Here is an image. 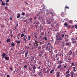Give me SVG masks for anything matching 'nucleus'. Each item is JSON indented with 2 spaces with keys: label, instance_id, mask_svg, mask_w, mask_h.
Returning <instances> with one entry per match:
<instances>
[{
  "label": "nucleus",
  "instance_id": "f257e3e1",
  "mask_svg": "<svg viewBox=\"0 0 77 77\" xmlns=\"http://www.w3.org/2000/svg\"><path fill=\"white\" fill-rule=\"evenodd\" d=\"M76 39H76L75 40L74 38H71L72 41V44H74V43H75V42H77V41H76Z\"/></svg>",
  "mask_w": 77,
  "mask_h": 77
},
{
  "label": "nucleus",
  "instance_id": "f03ea898",
  "mask_svg": "<svg viewBox=\"0 0 77 77\" xmlns=\"http://www.w3.org/2000/svg\"><path fill=\"white\" fill-rule=\"evenodd\" d=\"M51 47V46H47V47H46V50L47 51L48 50V51H50V48Z\"/></svg>",
  "mask_w": 77,
  "mask_h": 77
},
{
  "label": "nucleus",
  "instance_id": "7ed1b4c3",
  "mask_svg": "<svg viewBox=\"0 0 77 77\" xmlns=\"http://www.w3.org/2000/svg\"><path fill=\"white\" fill-rule=\"evenodd\" d=\"M40 53L41 54H39V56H40V57H42L44 53H43L42 51H40Z\"/></svg>",
  "mask_w": 77,
  "mask_h": 77
},
{
  "label": "nucleus",
  "instance_id": "20e7f679",
  "mask_svg": "<svg viewBox=\"0 0 77 77\" xmlns=\"http://www.w3.org/2000/svg\"><path fill=\"white\" fill-rule=\"evenodd\" d=\"M17 18H19L20 17V14L19 13H18L17 14Z\"/></svg>",
  "mask_w": 77,
  "mask_h": 77
},
{
  "label": "nucleus",
  "instance_id": "39448f33",
  "mask_svg": "<svg viewBox=\"0 0 77 77\" xmlns=\"http://www.w3.org/2000/svg\"><path fill=\"white\" fill-rule=\"evenodd\" d=\"M39 77H42V74L41 73V72H40L38 74Z\"/></svg>",
  "mask_w": 77,
  "mask_h": 77
},
{
  "label": "nucleus",
  "instance_id": "423d86ee",
  "mask_svg": "<svg viewBox=\"0 0 77 77\" xmlns=\"http://www.w3.org/2000/svg\"><path fill=\"white\" fill-rule=\"evenodd\" d=\"M5 59L6 60H9V57H5Z\"/></svg>",
  "mask_w": 77,
  "mask_h": 77
},
{
  "label": "nucleus",
  "instance_id": "0eeeda50",
  "mask_svg": "<svg viewBox=\"0 0 77 77\" xmlns=\"http://www.w3.org/2000/svg\"><path fill=\"white\" fill-rule=\"evenodd\" d=\"M6 54H5V53H3L2 54V57H5L6 56Z\"/></svg>",
  "mask_w": 77,
  "mask_h": 77
},
{
  "label": "nucleus",
  "instance_id": "6e6552de",
  "mask_svg": "<svg viewBox=\"0 0 77 77\" xmlns=\"http://www.w3.org/2000/svg\"><path fill=\"white\" fill-rule=\"evenodd\" d=\"M39 28L40 30H42V29H43V27L42 26H41V25H40V26H39Z\"/></svg>",
  "mask_w": 77,
  "mask_h": 77
},
{
  "label": "nucleus",
  "instance_id": "1a4fd4ad",
  "mask_svg": "<svg viewBox=\"0 0 77 77\" xmlns=\"http://www.w3.org/2000/svg\"><path fill=\"white\" fill-rule=\"evenodd\" d=\"M11 41V39L10 38H8L7 40V42H9Z\"/></svg>",
  "mask_w": 77,
  "mask_h": 77
},
{
  "label": "nucleus",
  "instance_id": "9d476101",
  "mask_svg": "<svg viewBox=\"0 0 77 77\" xmlns=\"http://www.w3.org/2000/svg\"><path fill=\"white\" fill-rule=\"evenodd\" d=\"M27 54H28V52H27L25 54V57H27Z\"/></svg>",
  "mask_w": 77,
  "mask_h": 77
},
{
  "label": "nucleus",
  "instance_id": "9b49d317",
  "mask_svg": "<svg viewBox=\"0 0 77 77\" xmlns=\"http://www.w3.org/2000/svg\"><path fill=\"white\" fill-rule=\"evenodd\" d=\"M11 45L12 47H14V46L15 45V44H14V43L13 42H12V43L11 44Z\"/></svg>",
  "mask_w": 77,
  "mask_h": 77
},
{
  "label": "nucleus",
  "instance_id": "f8f14e48",
  "mask_svg": "<svg viewBox=\"0 0 77 77\" xmlns=\"http://www.w3.org/2000/svg\"><path fill=\"white\" fill-rule=\"evenodd\" d=\"M69 23H70V24H72V20H70L69 21Z\"/></svg>",
  "mask_w": 77,
  "mask_h": 77
},
{
  "label": "nucleus",
  "instance_id": "ddd939ff",
  "mask_svg": "<svg viewBox=\"0 0 77 77\" xmlns=\"http://www.w3.org/2000/svg\"><path fill=\"white\" fill-rule=\"evenodd\" d=\"M73 71L74 72H75L76 71V70H75V67H73Z\"/></svg>",
  "mask_w": 77,
  "mask_h": 77
},
{
  "label": "nucleus",
  "instance_id": "4468645a",
  "mask_svg": "<svg viewBox=\"0 0 77 77\" xmlns=\"http://www.w3.org/2000/svg\"><path fill=\"white\" fill-rule=\"evenodd\" d=\"M64 26H65L66 27H67V26H68V24L66 23V22H65L64 24Z\"/></svg>",
  "mask_w": 77,
  "mask_h": 77
},
{
  "label": "nucleus",
  "instance_id": "2eb2a0df",
  "mask_svg": "<svg viewBox=\"0 0 77 77\" xmlns=\"http://www.w3.org/2000/svg\"><path fill=\"white\" fill-rule=\"evenodd\" d=\"M41 35L42 36L44 35V32H42L41 33Z\"/></svg>",
  "mask_w": 77,
  "mask_h": 77
},
{
  "label": "nucleus",
  "instance_id": "dca6fc26",
  "mask_svg": "<svg viewBox=\"0 0 77 77\" xmlns=\"http://www.w3.org/2000/svg\"><path fill=\"white\" fill-rule=\"evenodd\" d=\"M49 71L48 70L46 72H45V73H47V74H48V73L49 72Z\"/></svg>",
  "mask_w": 77,
  "mask_h": 77
},
{
  "label": "nucleus",
  "instance_id": "f3484780",
  "mask_svg": "<svg viewBox=\"0 0 77 77\" xmlns=\"http://www.w3.org/2000/svg\"><path fill=\"white\" fill-rule=\"evenodd\" d=\"M33 66V69H35L36 68V66Z\"/></svg>",
  "mask_w": 77,
  "mask_h": 77
},
{
  "label": "nucleus",
  "instance_id": "a211bd4d",
  "mask_svg": "<svg viewBox=\"0 0 77 77\" xmlns=\"http://www.w3.org/2000/svg\"><path fill=\"white\" fill-rule=\"evenodd\" d=\"M54 71V70H51L50 72V74H52V73Z\"/></svg>",
  "mask_w": 77,
  "mask_h": 77
},
{
  "label": "nucleus",
  "instance_id": "6ab92c4d",
  "mask_svg": "<svg viewBox=\"0 0 77 77\" xmlns=\"http://www.w3.org/2000/svg\"><path fill=\"white\" fill-rule=\"evenodd\" d=\"M72 64V65H71V66H75V65H74V63H71Z\"/></svg>",
  "mask_w": 77,
  "mask_h": 77
},
{
  "label": "nucleus",
  "instance_id": "aec40b11",
  "mask_svg": "<svg viewBox=\"0 0 77 77\" xmlns=\"http://www.w3.org/2000/svg\"><path fill=\"white\" fill-rule=\"evenodd\" d=\"M2 5H4V6H5V3H4L3 1L2 2Z\"/></svg>",
  "mask_w": 77,
  "mask_h": 77
},
{
  "label": "nucleus",
  "instance_id": "412c9836",
  "mask_svg": "<svg viewBox=\"0 0 77 77\" xmlns=\"http://www.w3.org/2000/svg\"><path fill=\"white\" fill-rule=\"evenodd\" d=\"M20 42H21V41H20L19 40V41H17L16 42V43H17V44H19V43H20Z\"/></svg>",
  "mask_w": 77,
  "mask_h": 77
},
{
  "label": "nucleus",
  "instance_id": "4be33fe9",
  "mask_svg": "<svg viewBox=\"0 0 77 77\" xmlns=\"http://www.w3.org/2000/svg\"><path fill=\"white\" fill-rule=\"evenodd\" d=\"M66 75V77H69V76H70V75H69V74H68L67 75Z\"/></svg>",
  "mask_w": 77,
  "mask_h": 77
},
{
  "label": "nucleus",
  "instance_id": "5701e85b",
  "mask_svg": "<svg viewBox=\"0 0 77 77\" xmlns=\"http://www.w3.org/2000/svg\"><path fill=\"white\" fill-rule=\"evenodd\" d=\"M44 39H45V41H47V37H45L44 38Z\"/></svg>",
  "mask_w": 77,
  "mask_h": 77
},
{
  "label": "nucleus",
  "instance_id": "b1692460",
  "mask_svg": "<svg viewBox=\"0 0 77 77\" xmlns=\"http://www.w3.org/2000/svg\"><path fill=\"white\" fill-rule=\"evenodd\" d=\"M25 14H25V13H24V12H23L22 13V15H23V16L25 15Z\"/></svg>",
  "mask_w": 77,
  "mask_h": 77
},
{
  "label": "nucleus",
  "instance_id": "393cba45",
  "mask_svg": "<svg viewBox=\"0 0 77 77\" xmlns=\"http://www.w3.org/2000/svg\"><path fill=\"white\" fill-rule=\"evenodd\" d=\"M65 8H66V9H69V7H67V6L66 5V6H65Z\"/></svg>",
  "mask_w": 77,
  "mask_h": 77
},
{
  "label": "nucleus",
  "instance_id": "a878e982",
  "mask_svg": "<svg viewBox=\"0 0 77 77\" xmlns=\"http://www.w3.org/2000/svg\"><path fill=\"white\" fill-rule=\"evenodd\" d=\"M63 14H64V12H62L61 14V15H63Z\"/></svg>",
  "mask_w": 77,
  "mask_h": 77
},
{
  "label": "nucleus",
  "instance_id": "bb28decb",
  "mask_svg": "<svg viewBox=\"0 0 77 77\" xmlns=\"http://www.w3.org/2000/svg\"><path fill=\"white\" fill-rule=\"evenodd\" d=\"M24 34L22 33L21 35V37H23V36H24Z\"/></svg>",
  "mask_w": 77,
  "mask_h": 77
},
{
  "label": "nucleus",
  "instance_id": "cd10ccee",
  "mask_svg": "<svg viewBox=\"0 0 77 77\" xmlns=\"http://www.w3.org/2000/svg\"><path fill=\"white\" fill-rule=\"evenodd\" d=\"M61 67H62V66H61V65H60L58 66V68H60Z\"/></svg>",
  "mask_w": 77,
  "mask_h": 77
},
{
  "label": "nucleus",
  "instance_id": "c85d7f7f",
  "mask_svg": "<svg viewBox=\"0 0 77 77\" xmlns=\"http://www.w3.org/2000/svg\"><path fill=\"white\" fill-rule=\"evenodd\" d=\"M69 70H68V71H67L66 72V74H69Z\"/></svg>",
  "mask_w": 77,
  "mask_h": 77
},
{
  "label": "nucleus",
  "instance_id": "c756f323",
  "mask_svg": "<svg viewBox=\"0 0 77 77\" xmlns=\"http://www.w3.org/2000/svg\"><path fill=\"white\" fill-rule=\"evenodd\" d=\"M59 39L60 40H62L63 39V38L62 37H60Z\"/></svg>",
  "mask_w": 77,
  "mask_h": 77
},
{
  "label": "nucleus",
  "instance_id": "7c9ffc66",
  "mask_svg": "<svg viewBox=\"0 0 77 77\" xmlns=\"http://www.w3.org/2000/svg\"><path fill=\"white\" fill-rule=\"evenodd\" d=\"M70 27H71V26H70V25H69L67 26V28L68 29H69V28H70Z\"/></svg>",
  "mask_w": 77,
  "mask_h": 77
},
{
  "label": "nucleus",
  "instance_id": "2f4dec72",
  "mask_svg": "<svg viewBox=\"0 0 77 77\" xmlns=\"http://www.w3.org/2000/svg\"><path fill=\"white\" fill-rule=\"evenodd\" d=\"M30 40V36H28V40Z\"/></svg>",
  "mask_w": 77,
  "mask_h": 77
},
{
  "label": "nucleus",
  "instance_id": "473e14b6",
  "mask_svg": "<svg viewBox=\"0 0 77 77\" xmlns=\"http://www.w3.org/2000/svg\"><path fill=\"white\" fill-rule=\"evenodd\" d=\"M75 28H76V29H77V25H75Z\"/></svg>",
  "mask_w": 77,
  "mask_h": 77
},
{
  "label": "nucleus",
  "instance_id": "72a5a7b5",
  "mask_svg": "<svg viewBox=\"0 0 77 77\" xmlns=\"http://www.w3.org/2000/svg\"><path fill=\"white\" fill-rule=\"evenodd\" d=\"M34 20H36L37 19V17H34Z\"/></svg>",
  "mask_w": 77,
  "mask_h": 77
},
{
  "label": "nucleus",
  "instance_id": "f704fd0d",
  "mask_svg": "<svg viewBox=\"0 0 77 77\" xmlns=\"http://www.w3.org/2000/svg\"><path fill=\"white\" fill-rule=\"evenodd\" d=\"M26 35H24V36L23 37V39H26Z\"/></svg>",
  "mask_w": 77,
  "mask_h": 77
},
{
  "label": "nucleus",
  "instance_id": "c9c22d12",
  "mask_svg": "<svg viewBox=\"0 0 77 77\" xmlns=\"http://www.w3.org/2000/svg\"><path fill=\"white\" fill-rule=\"evenodd\" d=\"M38 43H40V44H39L40 45H41V44H42V42H38Z\"/></svg>",
  "mask_w": 77,
  "mask_h": 77
},
{
  "label": "nucleus",
  "instance_id": "e433bc0d",
  "mask_svg": "<svg viewBox=\"0 0 77 77\" xmlns=\"http://www.w3.org/2000/svg\"><path fill=\"white\" fill-rule=\"evenodd\" d=\"M59 74H57V77H59Z\"/></svg>",
  "mask_w": 77,
  "mask_h": 77
},
{
  "label": "nucleus",
  "instance_id": "4c0bfd02",
  "mask_svg": "<svg viewBox=\"0 0 77 77\" xmlns=\"http://www.w3.org/2000/svg\"><path fill=\"white\" fill-rule=\"evenodd\" d=\"M41 48V46H39L38 48V50H39Z\"/></svg>",
  "mask_w": 77,
  "mask_h": 77
},
{
  "label": "nucleus",
  "instance_id": "58836bf2",
  "mask_svg": "<svg viewBox=\"0 0 77 77\" xmlns=\"http://www.w3.org/2000/svg\"><path fill=\"white\" fill-rule=\"evenodd\" d=\"M26 67H27V65H25L23 66V68H26Z\"/></svg>",
  "mask_w": 77,
  "mask_h": 77
},
{
  "label": "nucleus",
  "instance_id": "ea45409f",
  "mask_svg": "<svg viewBox=\"0 0 77 77\" xmlns=\"http://www.w3.org/2000/svg\"><path fill=\"white\" fill-rule=\"evenodd\" d=\"M30 21L31 22V23H32V18H30Z\"/></svg>",
  "mask_w": 77,
  "mask_h": 77
},
{
  "label": "nucleus",
  "instance_id": "a19ab883",
  "mask_svg": "<svg viewBox=\"0 0 77 77\" xmlns=\"http://www.w3.org/2000/svg\"><path fill=\"white\" fill-rule=\"evenodd\" d=\"M52 51H53L52 50V49H51V51H49V53H51V52H52Z\"/></svg>",
  "mask_w": 77,
  "mask_h": 77
},
{
  "label": "nucleus",
  "instance_id": "79ce46f5",
  "mask_svg": "<svg viewBox=\"0 0 77 77\" xmlns=\"http://www.w3.org/2000/svg\"><path fill=\"white\" fill-rule=\"evenodd\" d=\"M57 55H59V54H57L56 55V57H55L56 58H57Z\"/></svg>",
  "mask_w": 77,
  "mask_h": 77
},
{
  "label": "nucleus",
  "instance_id": "37998d69",
  "mask_svg": "<svg viewBox=\"0 0 77 77\" xmlns=\"http://www.w3.org/2000/svg\"><path fill=\"white\" fill-rule=\"evenodd\" d=\"M60 74V72H57V74Z\"/></svg>",
  "mask_w": 77,
  "mask_h": 77
},
{
  "label": "nucleus",
  "instance_id": "c03bdc74",
  "mask_svg": "<svg viewBox=\"0 0 77 77\" xmlns=\"http://www.w3.org/2000/svg\"><path fill=\"white\" fill-rule=\"evenodd\" d=\"M74 25L72 26L71 28H72L73 29V28H74Z\"/></svg>",
  "mask_w": 77,
  "mask_h": 77
},
{
  "label": "nucleus",
  "instance_id": "a18cd8bd",
  "mask_svg": "<svg viewBox=\"0 0 77 77\" xmlns=\"http://www.w3.org/2000/svg\"><path fill=\"white\" fill-rule=\"evenodd\" d=\"M62 63V61H60V63H60V64H61V63Z\"/></svg>",
  "mask_w": 77,
  "mask_h": 77
},
{
  "label": "nucleus",
  "instance_id": "49530a36",
  "mask_svg": "<svg viewBox=\"0 0 77 77\" xmlns=\"http://www.w3.org/2000/svg\"><path fill=\"white\" fill-rule=\"evenodd\" d=\"M26 39H27V37L26 38H23V40H24V41H26Z\"/></svg>",
  "mask_w": 77,
  "mask_h": 77
},
{
  "label": "nucleus",
  "instance_id": "de8ad7c7",
  "mask_svg": "<svg viewBox=\"0 0 77 77\" xmlns=\"http://www.w3.org/2000/svg\"><path fill=\"white\" fill-rule=\"evenodd\" d=\"M1 27H3V28L4 27V25H1Z\"/></svg>",
  "mask_w": 77,
  "mask_h": 77
},
{
  "label": "nucleus",
  "instance_id": "09e8293b",
  "mask_svg": "<svg viewBox=\"0 0 77 77\" xmlns=\"http://www.w3.org/2000/svg\"><path fill=\"white\" fill-rule=\"evenodd\" d=\"M40 68H41V66H39L38 68H38V69H40Z\"/></svg>",
  "mask_w": 77,
  "mask_h": 77
},
{
  "label": "nucleus",
  "instance_id": "8fccbe9b",
  "mask_svg": "<svg viewBox=\"0 0 77 77\" xmlns=\"http://www.w3.org/2000/svg\"><path fill=\"white\" fill-rule=\"evenodd\" d=\"M66 60H68L69 61V60H71V59L70 58H68V59H67Z\"/></svg>",
  "mask_w": 77,
  "mask_h": 77
},
{
  "label": "nucleus",
  "instance_id": "3c124183",
  "mask_svg": "<svg viewBox=\"0 0 77 77\" xmlns=\"http://www.w3.org/2000/svg\"><path fill=\"white\" fill-rule=\"evenodd\" d=\"M12 67H11L10 69V70H12Z\"/></svg>",
  "mask_w": 77,
  "mask_h": 77
},
{
  "label": "nucleus",
  "instance_id": "603ef678",
  "mask_svg": "<svg viewBox=\"0 0 77 77\" xmlns=\"http://www.w3.org/2000/svg\"><path fill=\"white\" fill-rule=\"evenodd\" d=\"M9 2V0H7L6 1V2L7 3L8 2Z\"/></svg>",
  "mask_w": 77,
  "mask_h": 77
},
{
  "label": "nucleus",
  "instance_id": "864d4df0",
  "mask_svg": "<svg viewBox=\"0 0 77 77\" xmlns=\"http://www.w3.org/2000/svg\"><path fill=\"white\" fill-rule=\"evenodd\" d=\"M39 22H37V23H36V24H39Z\"/></svg>",
  "mask_w": 77,
  "mask_h": 77
},
{
  "label": "nucleus",
  "instance_id": "5fc2aeb1",
  "mask_svg": "<svg viewBox=\"0 0 77 77\" xmlns=\"http://www.w3.org/2000/svg\"><path fill=\"white\" fill-rule=\"evenodd\" d=\"M45 8H42V11H44V9H45Z\"/></svg>",
  "mask_w": 77,
  "mask_h": 77
},
{
  "label": "nucleus",
  "instance_id": "6e6d98bb",
  "mask_svg": "<svg viewBox=\"0 0 77 77\" xmlns=\"http://www.w3.org/2000/svg\"><path fill=\"white\" fill-rule=\"evenodd\" d=\"M10 20H12V17H10Z\"/></svg>",
  "mask_w": 77,
  "mask_h": 77
},
{
  "label": "nucleus",
  "instance_id": "4d7b16f0",
  "mask_svg": "<svg viewBox=\"0 0 77 77\" xmlns=\"http://www.w3.org/2000/svg\"><path fill=\"white\" fill-rule=\"evenodd\" d=\"M71 75V76H73V75H74V73H72V74H71V75Z\"/></svg>",
  "mask_w": 77,
  "mask_h": 77
},
{
  "label": "nucleus",
  "instance_id": "13d9d810",
  "mask_svg": "<svg viewBox=\"0 0 77 77\" xmlns=\"http://www.w3.org/2000/svg\"><path fill=\"white\" fill-rule=\"evenodd\" d=\"M8 9V7H5V9Z\"/></svg>",
  "mask_w": 77,
  "mask_h": 77
},
{
  "label": "nucleus",
  "instance_id": "bf43d9fd",
  "mask_svg": "<svg viewBox=\"0 0 77 77\" xmlns=\"http://www.w3.org/2000/svg\"><path fill=\"white\" fill-rule=\"evenodd\" d=\"M71 73L72 74H74V72H71Z\"/></svg>",
  "mask_w": 77,
  "mask_h": 77
},
{
  "label": "nucleus",
  "instance_id": "052dcab7",
  "mask_svg": "<svg viewBox=\"0 0 77 77\" xmlns=\"http://www.w3.org/2000/svg\"><path fill=\"white\" fill-rule=\"evenodd\" d=\"M35 44H37L38 43V42H37V41H36L35 40Z\"/></svg>",
  "mask_w": 77,
  "mask_h": 77
},
{
  "label": "nucleus",
  "instance_id": "680f3d73",
  "mask_svg": "<svg viewBox=\"0 0 77 77\" xmlns=\"http://www.w3.org/2000/svg\"><path fill=\"white\" fill-rule=\"evenodd\" d=\"M24 3H26V5H28V3L27 2H24Z\"/></svg>",
  "mask_w": 77,
  "mask_h": 77
},
{
  "label": "nucleus",
  "instance_id": "e2e57ef3",
  "mask_svg": "<svg viewBox=\"0 0 77 77\" xmlns=\"http://www.w3.org/2000/svg\"><path fill=\"white\" fill-rule=\"evenodd\" d=\"M36 45L38 47V43H36Z\"/></svg>",
  "mask_w": 77,
  "mask_h": 77
},
{
  "label": "nucleus",
  "instance_id": "0e129e2a",
  "mask_svg": "<svg viewBox=\"0 0 77 77\" xmlns=\"http://www.w3.org/2000/svg\"><path fill=\"white\" fill-rule=\"evenodd\" d=\"M66 45H69V43H67L66 44Z\"/></svg>",
  "mask_w": 77,
  "mask_h": 77
},
{
  "label": "nucleus",
  "instance_id": "69168bd1",
  "mask_svg": "<svg viewBox=\"0 0 77 77\" xmlns=\"http://www.w3.org/2000/svg\"><path fill=\"white\" fill-rule=\"evenodd\" d=\"M42 36H39V38H42Z\"/></svg>",
  "mask_w": 77,
  "mask_h": 77
},
{
  "label": "nucleus",
  "instance_id": "338daca9",
  "mask_svg": "<svg viewBox=\"0 0 77 77\" xmlns=\"http://www.w3.org/2000/svg\"><path fill=\"white\" fill-rule=\"evenodd\" d=\"M7 77H10V76H9V75H8L7 76Z\"/></svg>",
  "mask_w": 77,
  "mask_h": 77
},
{
  "label": "nucleus",
  "instance_id": "774afa93",
  "mask_svg": "<svg viewBox=\"0 0 77 77\" xmlns=\"http://www.w3.org/2000/svg\"><path fill=\"white\" fill-rule=\"evenodd\" d=\"M62 36L63 37H63H64V34L62 35Z\"/></svg>",
  "mask_w": 77,
  "mask_h": 77
}]
</instances>
